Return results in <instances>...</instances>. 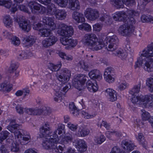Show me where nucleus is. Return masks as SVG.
I'll list each match as a JSON object with an SVG mask.
<instances>
[{
    "label": "nucleus",
    "mask_w": 153,
    "mask_h": 153,
    "mask_svg": "<svg viewBox=\"0 0 153 153\" xmlns=\"http://www.w3.org/2000/svg\"><path fill=\"white\" fill-rule=\"evenodd\" d=\"M57 33L64 37L60 39L62 44L64 45H69L73 46L76 44L73 40L70 38L74 33V30L71 27H68L64 23H60L58 26Z\"/></svg>",
    "instance_id": "f257e3e1"
},
{
    "label": "nucleus",
    "mask_w": 153,
    "mask_h": 153,
    "mask_svg": "<svg viewBox=\"0 0 153 153\" xmlns=\"http://www.w3.org/2000/svg\"><path fill=\"white\" fill-rule=\"evenodd\" d=\"M82 41L83 44L88 46L93 51H98L102 49L105 45L100 41H98L96 35L93 33H87L83 36Z\"/></svg>",
    "instance_id": "f03ea898"
},
{
    "label": "nucleus",
    "mask_w": 153,
    "mask_h": 153,
    "mask_svg": "<svg viewBox=\"0 0 153 153\" xmlns=\"http://www.w3.org/2000/svg\"><path fill=\"white\" fill-rule=\"evenodd\" d=\"M40 132L43 137L48 136L43 139L42 145L44 148L47 149H52L54 144L58 142L53 141L54 137H52V135L49 136L51 133V128L50 124L48 123H46L40 128Z\"/></svg>",
    "instance_id": "7ed1b4c3"
},
{
    "label": "nucleus",
    "mask_w": 153,
    "mask_h": 153,
    "mask_svg": "<svg viewBox=\"0 0 153 153\" xmlns=\"http://www.w3.org/2000/svg\"><path fill=\"white\" fill-rule=\"evenodd\" d=\"M17 113L22 114L25 111L26 113L30 115H38L41 114L42 113L47 114L50 113L49 108L43 107L40 109H34L33 108H24L19 105H17L16 107Z\"/></svg>",
    "instance_id": "20e7f679"
},
{
    "label": "nucleus",
    "mask_w": 153,
    "mask_h": 153,
    "mask_svg": "<svg viewBox=\"0 0 153 153\" xmlns=\"http://www.w3.org/2000/svg\"><path fill=\"white\" fill-rule=\"evenodd\" d=\"M141 66L144 70L148 72L153 71V60L149 59L145 57H139L135 62V68Z\"/></svg>",
    "instance_id": "39448f33"
},
{
    "label": "nucleus",
    "mask_w": 153,
    "mask_h": 153,
    "mask_svg": "<svg viewBox=\"0 0 153 153\" xmlns=\"http://www.w3.org/2000/svg\"><path fill=\"white\" fill-rule=\"evenodd\" d=\"M43 22L45 25H48L50 27V29L43 28L40 30V35L43 37H47L50 34V29L54 30L56 28L54 20L51 18L45 17L43 18Z\"/></svg>",
    "instance_id": "423d86ee"
},
{
    "label": "nucleus",
    "mask_w": 153,
    "mask_h": 153,
    "mask_svg": "<svg viewBox=\"0 0 153 153\" xmlns=\"http://www.w3.org/2000/svg\"><path fill=\"white\" fill-rule=\"evenodd\" d=\"M132 96L133 97L131 98V101L134 104L140 105L143 103L145 105L153 98L152 95H146L145 96L142 95L138 96H136L135 95Z\"/></svg>",
    "instance_id": "0eeeda50"
},
{
    "label": "nucleus",
    "mask_w": 153,
    "mask_h": 153,
    "mask_svg": "<svg viewBox=\"0 0 153 153\" xmlns=\"http://www.w3.org/2000/svg\"><path fill=\"white\" fill-rule=\"evenodd\" d=\"M88 78L87 76L82 74L77 75L74 79V85L76 88L79 91L82 90L84 85Z\"/></svg>",
    "instance_id": "6e6552de"
},
{
    "label": "nucleus",
    "mask_w": 153,
    "mask_h": 153,
    "mask_svg": "<svg viewBox=\"0 0 153 153\" xmlns=\"http://www.w3.org/2000/svg\"><path fill=\"white\" fill-rule=\"evenodd\" d=\"M14 21L18 23L19 27L25 32H29L31 28L30 22L27 20H25L21 17H14Z\"/></svg>",
    "instance_id": "1a4fd4ad"
},
{
    "label": "nucleus",
    "mask_w": 153,
    "mask_h": 153,
    "mask_svg": "<svg viewBox=\"0 0 153 153\" xmlns=\"http://www.w3.org/2000/svg\"><path fill=\"white\" fill-rule=\"evenodd\" d=\"M108 42H106V43L108 46L107 49L108 51H113L116 50L119 44V40L117 37L114 35L108 37Z\"/></svg>",
    "instance_id": "9d476101"
},
{
    "label": "nucleus",
    "mask_w": 153,
    "mask_h": 153,
    "mask_svg": "<svg viewBox=\"0 0 153 153\" xmlns=\"http://www.w3.org/2000/svg\"><path fill=\"white\" fill-rule=\"evenodd\" d=\"M71 76V72L67 69H62L60 73H57V76L62 84H65L69 81Z\"/></svg>",
    "instance_id": "9b49d317"
},
{
    "label": "nucleus",
    "mask_w": 153,
    "mask_h": 153,
    "mask_svg": "<svg viewBox=\"0 0 153 153\" xmlns=\"http://www.w3.org/2000/svg\"><path fill=\"white\" fill-rule=\"evenodd\" d=\"M134 27L131 28L129 25L124 24L122 25L119 28V33L123 36H128L134 31Z\"/></svg>",
    "instance_id": "f8f14e48"
},
{
    "label": "nucleus",
    "mask_w": 153,
    "mask_h": 153,
    "mask_svg": "<svg viewBox=\"0 0 153 153\" xmlns=\"http://www.w3.org/2000/svg\"><path fill=\"white\" fill-rule=\"evenodd\" d=\"M85 15L88 19L91 21L94 20L99 17L98 12L91 8H88L86 10Z\"/></svg>",
    "instance_id": "ddd939ff"
},
{
    "label": "nucleus",
    "mask_w": 153,
    "mask_h": 153,
    "mask_svg": "<svg viewBox=\"0 0 153 153\" xmlns=\"http://www.w3.org/2000/svg\"><path fill=\"white\" fill-rule=\"evenodd\" d=\"M128 15L124 11L116 12L113 16L115 21H119L126 22L127 20Z\"/></svg>",
    "instance_id": "4468645a"
},
{
    "label": "nucleus",
    "mask_w": 153,
    "mask_h": 153,
    "mask_svg": "<svg viewBox=\"0 0 153 153\" xmlns=\"http://www.w3.org/2000/svg\"><path fill=\"white\" fill-rule=\"evenodd\" d=\"M41 5L36 1H30L28 3V6L33 13H39Z\"/></svg>",
    "instance_id": "2eb2a0df"
},
{
    "label": "nucleus",
    "mask_w": 153,
    "mask_h": 153,
    "mask_svg": "<svg viewBox=\"0 0 153 153\" xmlns=\"http://www.w3.org/2000/svg\"><path fill=\"white\" fill-rule=\"evenodd\" d=\"M105 95L108 97L110 101L113 102L117 100V93L114 90L108 88L105 91Z\"/></svg>",
    "instance_id": "dca6fc26"
},
{
    "label": "nucleus",
    "mask_w": 153,
    "mask_h": 153,
    "mask_svg": "<svg viewBox=\"0 0 153 153\" xmlns=\"http://www.w3.org/2000/svg\"><path fill=\"white\" fill-rule=\"evenodd\" d=\"M65 128V126L63 124H59L58 125L57 129L53 132L52 137H54L53 141L54 142H58L59 141V138L57 135L56 133H58L59 134H60L62 133L63 131H64Z\"/></svg>",
    "instance_id": "f3484780"
},
{
    "label": "nucleus",
    "mask_w": 153,
    "mask_h": 153,
    "mask_svg": "<svg viewBox=\"0 0 153 153\" xmlns=\"http://www.w3.org/2000/svg\"><path fill=\"white\" fill-rule=\"evenodd\" d=\"M90 77L92 79L100 80L102 78V75L99 70L95 69L91 71L88 74Z\"/></svg>",
    "instance_id": "a211bd4d"
},
{
    "label": "nucleus",
    "mask_w": 153,
    "mask_h": 153,
    "mask_svg": "<svg viewBox=\"0 0 153 153\" xmlns=\"http://www.w3.org/2000/svg\"><path fill=\"white\" fill-rule=\"evenodd\" d=\"M72 17L78 23L84 22L85 21L83 15L76 11L74 12Z\"/></svg>",
    "instance_id": "6ab92c4d"
},
{
    "label": "nucleus",
    "mask_w": 153,
    "mask_h": 153,
    "mask_svg": "<svg viewBox=\"0 0 153 153\" xmlns=\"http://www.w3.org/2000/svg\"><path fill=\"white\" fill-rule=\"evenodd\" d=\"M121 145L122 147L127 152H130L134 149V145L126 140H123Z\"/></svg>",
    "instance_id": "aec40b11"
},
{
    "label": "nucleus",
    "mask_w": 153,
    "mask_h": 153,
    "mask_svg": "<svg viewBox=\"0 0 153 153\" xmlns=\"http://www.w3.org/2000/svg\"><path fill=\"white\" fill-rule=\"evenodd\" d=\"M76 146L80 152H83L87 150V146L85 141L82 140H79L76 143Z\"/></svg>",
    "instance_id": "412c9836"
},
{
    "label": "nucleus",
    "mask_w": 153,
    "mask_h": 153,
    "mask_svg": "<svg viewBox=\"0 0 153 153\" xmlns=\"http://www.w3.org/2000/svg\"><path fill=\"white\" fill-rule=\"evenodd\" d=\"M67 15V12L65 10L57 9L55 16L57 20H62L66 18Z\"/></svg>",
    "instance_id": "4be33fe9"
},
{
    "label": "nucleus",
    "mask_w": 153,
    "mask_h": 153,
    "mask_svg": "<svg viewBox=\"0 0 153 153\" xmlns=\"http://www.w3.org/2000/svg\"><path fill=\"white\" fill-rule=\"evenodd\" d=\"M69 7L73 10H79L80 9L79 2L77 0H69Z\"/></svg>",
    "instance_id": "5701e85b"
},
{
    "label": "nucleus",
    "mask_w": 153,
    "mask_h": 153,
    "mask_svg": "<svg viewBox=\"0 0 153 153\" xmlns=\"http://www.w3.org/2000/svg\"><path fill=\"white\" fill-rule=\"evenodd\" d=\"M87 88L88 90L91 92H95L97 91L98 88L97 84L95 85L92 81L88 80L86 83Z\"/></svg>",
    "instance_id": "b1692460"
},
{
    "label": "nucleus",
    "mask_w": 153,
    "mask_h": 153,
    "mask_svg": "<svg viewBox=\"0 0 153 153\" xmlns=\"http://www.w3.org/2000/svg\"><path fill=\"white\" fill-rule=\"evenodd\" d=\"M58 9H56L55 5L53 3H51L47 6V14L48 15H53L55 14Z\"/></svg>",
    "instance_id": "393cba45"
},
{
    "label": "nucleus",
    "mask_w": 153,
    "mask_h": 153,
    "mask_svg": "<svg viewBox=\"0 0 153 153\" xmlns=\"http://www.w3.org/2000/svg\"><path fill=\"white\" fill-rule=\"evenodd\" d=\"M12 85L7 84V83L0 84V91L3 92H9L12 89Z\"/></svg>",
    "instance_id": "a878e982"
},
{
    "label": "nucleus",
    "mask_w": 153,
    "mask_h": 153,
    "mask_svg": "<svg viewBox=\"0 0 153 153\" xmlns=\"http://www.w3.org/2000/svg\"><path fill=\"white\" fill-rule=\"evenodd\" d=\"M7 33V37L11 40V43L15 45H18L20 44L19 39L16 36H13V35L9 32H6Z\"/></svg>",
    "instance_id": "bb28decb"
},
{
    "label": "nucleus",
    "mask_w": 153,
    "mask_h": 153,
    "mask_svg": "<svg viewBox=\"0 0 153 153\" xmlns=\"http://www.w3.org/2000/svg\"><path fill=\"white\" fill-rule=\"evenodd\" d=\"M89 132V130L87 128L79 127L78 129L77 135L79 137H85L87 135Z\"/></svg>",
    "instance_id": "cd10ccee"
},
{
    "label": "nucleus",
    "mask_w": 153,
    "mask_h": 153,
    "mask_svg": "<svg viewBox=\"0 0 153 153\" xmlns=\"http://www.w3.org/2000/svg\"><path fill=\"white\" fill-rule=\"evenodd\" d=\"M36 39L32 36H26L24 39L26 45L31 46L35 42Z\"/></svg>",
    "instance_id": "c85d7f7f"
},
{
    "label": "nucleus",
    "mask_w": 153,
    "mask_h": 153,
    "mask_svg": "<svg viewBox=\"0 0 153 153\" xmlns=\"http://www.w3.org/2000/svg\"><path fill=\"white\" fill-rule=\"evenodd\" d=\"M145 57L147 58L153 56V50L150 49L148 48L147 49L143 50L139 57Z\"/></svg>",
    "instance_id": "c756f323"
},
{
    "label": "nucleus",
    "mask_w": 153,
    "mask_h": 153,
    "mask_svg": "<svg viewBox=\"0 0 153 153\" xmlns=\"http://www.w3.org/2000/svg\"><path fill=\"white\" fill-rule=\"evenodd\" d=\"M21 125L17 124H9L7 126V129L12 133H14L16 131L19 130L20 128Z\"/></svg>",
    "instance_id": "7c9ffc66"
},
{
    "label": "nucleus",
    "mask_w": 153,
    "mask_h": 153,
    "mask_svg": "<svg viewBox=\"0 0 153 153\" xmlns=\"http://www.w3.org/2000/svg\"><path fill=\"white\" fill-rule=\"evenodd\" d=\"M52 149L53 151L54 150L55 152L59 153H63V152H64L66 150L65 146L62 147L58 144H57V143L54 144Z\"/></svg>",
    "instance_id": "2f4dec72"
},
{
    "label": "nucleus",
    "mask_w": 153,
    "mask_h": 153,
    "mask_svg": "<svg viewBox=\"0 0 153 153\" xmlns=\"http://www.w3.org/2000/svg\"><path fill=\"white\" fill-rule=\"evenodd\" d=\"M3 22L5 25L8 27H11L13 25L12 20L9 15H6L4 16Z\"/></svg>",
    "instance_id": "473e14b6"
},
{
    "label": "nucleus",
    "mask_w": 153,
    "mask_h": 153,
    "mask_svg": "<svg viewBox=\"0 0 153 153\" xmlns=\"http://www.w3.org/2000/svg\"><path fill=\"white\" fill-rule=\"evenodd\" d=\"M78 65L81 68L85 71H88L89 68L93 66L92 65H90L89 63L88 64V63L85 62L83 60L79 61L78 63Z\"/></svg>",
    "instance_id": "72a5a7b5"
},
{
    "label": "nucleus",
    "mask_w": 153,
    "mask_h": 153,
    "mask_svg": "<svg viewBox=\"0 0 153 153\" xmlns=\"http://www.w3.org/2000/svg\"><path fill=\"white\" fill-rule=\"evenodd\" d=\"M100 20L104 22L107 25H110L112 23V19L109 16L104 15L100 18Z\"/></svg>",
    "instance_id": "f704fd0d"
},
{
    "label": "nucleus",
    "mask_w": 153,
    "mask_h": 153,
    "mask_svg": "<svg viewBox=\"0 0 153 153\" xmlns=\"http://www.w3.org/2000/svg\"><path fill=\"white\" fill-rule=\"evenodd\" d=\"M141 86V83L139 82L137 85H134L132 89L129 92L132 95H135L140 91Z\"/></svg>",
    "instance_id": "c9c22d12"
},
{
    "label": "nucleus",
    "mask_w": 153,
    "mask_h": 153,
    "mask_svg": "<svg viewBox=\"0 0 153 153\" xmlns=\"http://www.w3.org/2000/svg\"><path fill=\"white\" fill-rule=\"evenodd\" d=\"M137 139L139 141V143L141 144L143 147L146 148V142L144 139L143 134L141 133H139Z\"/></svg>",
    "instance_id": "e433bc0d"
},
{
    "label": "nucleus",
    "mask_w": 153,
    "mask_h": 153,
    "mask_svg": "<svg viewBox=\"0 0 153 153\" xmlns=\"http://www.w3.org/2000/svg\"><path fill=\"white\" fill-rule=\"evenodd\" d=\"M141 20L143 23L149 22L153 23V17L149 15H143L141 17Z\"/></svg>",
    "instance_id": "4c0bfd02"
},
{
    "label": "nucleus",
    "mask_w": 153,
    "mask_h": 153,
    "mask_svg": "<svg viewBox=\"0 0 153 153\" xmlns=\"http://www.w3.org/2000/svg\"><path fill=\"white\" fill-rule=\"evenodd\" d=\"M30 139V135L23 136L19 139L20 143L22 145H25L28 143Z\"/></svg>",
    "instance_id": "58836bf2"
},
{
    "label": "nucleus",
    "mask_w": 153,
    "mask_h": 153,
    "mask_svg": "<svg viewBox=\"0 0 153 153\" xmlns=\"http://www.w3.org/2000/svg\"><path fill=\"white\" fill-rule=\"evenodd\" d=\"M115 54H117L122 60L126 59L127 56V53L123 50L118 51L116 52V53H115Z\"/></svg>",
    "instance_id": "ea45409f"
},
{
    "label": "nucleus",
    "mask_w": 153,
    "mask_h": 153,
    "mask_svg": "<svg viewBox=\"0 0 153 153\" xmlns=\"http://www.w3.org/2000/svg\"><path fill=\"white\" fill-rule=\"evenodd\" d=\"M111 4L117 8H123L124 6L120 0H111Z\"/></svg>",
    "instance_id": "a19ab883"
},
{
    "label": "nucleus",
    "mask_w": 153,
    "mask_h": 153,
    "mask_svg": "<svg viewBox=\"0 0 153 153\" xmlns=\"http://www.w3.org/2000/svg\"><path fill=\"white\" fill-rule=\"evenodd\" d=\"M11 5L10 0H0V6H4L7 8H9Z\"/></svg>",
    "instance_id": "79ce46f5"
},
{
    "label": "nucleus",
    "mask_w": 153,
    "mask_h": 153,
    "mask_svg": "<svg viewBox=\"0 0 153 153\" xmlns=\"http://www.w3.org/2000/svg\"><path fill=\"white\" fill-rule=\"evenodd\" d=\"M78 27L80 30H82L89 31L91 30V26L88 24L84 23L79 25Z\"/></svg>",
    "instance_id": "37998d69"
},
{
    "label": "nucleus",
    "mask_w": 153,
    "mask_h": 153,
    "mask_svg": "<svg viewBox=\"0 0 153 153\" xmlns=\"http://www.w3.org/2000/svg\"><path fill=\"white\" fill-rule=\"evenodd\" d=\"M61 65L60 64L55 65L52 63H51L49 65L48 68L52 71H58L60 68Z\"/></svg>",
    "instance_id": "c03bdc74"
},
{
    "label": "nucleus",
    "mask_w": 153,
    "mask_h": 153,
    "mask_svg": "<svg viewBox=\"0 0 153 153\" xmlns=\"http://www.w3.org/2000/svg\"><path fill=\"white\" fill-rule=\"evenodd\" d=\"M9 134V133L7 131H2L0 133V143H1L2 141L5 140Z\"/></svg>",
    "instance_id": "a18cd8bd"
},
{
    "label": "nucleus",
    "mask_w": 153,
    "mask_h": 153,
    "mask_svg": "<svg viewBox=\"0 0 153 153\" xmlns=\"http://www.w3.org/2000/svg\"><path fill=\"white\" fill-rule=\"evenodd\" d=\"M57 53L62 59H66L68 60H71L72 59V57L71 56L69 57L66 55L65 53L61 51H58Z\"/></svg>",
    "instance_id": "49530a36"
},
{
    "label": "nucleus",
    "mask_w": 153,
    "mask_h": 153,
    "mask_svg": "<svg viewBox=\"0 0 153 153\" xmlns=\"http://www.w3.org/2000/svg\"><path fill=\"white\" fill-rule=\"evenodd\" d=\"M97 126L101 128L102 126H104L107 129H109L110 128V126L107 124L106 122L100 119L98 123Z\"/></svg>",
    "instance_id": "de8ad7c7"
},
{
    "label": "nucleus",
    "mask_w": 153,
    "mask_h": 153,
    "mask_svg": "<svg viewBox=\"0 0 153 153\" xmlns=\"http://www.w3.org/2000/svg\"><path fill=\"white\" fill-rule=\"evenodd\" d=\"M142 117L143 120L146 121L148 120L150 117L149 114L144 110H142Z\"/></svg>",
    "instance_id": "09e8293b"
},
{
    "label": "nucleus",
    "mask_w": 153,
    "mask_h": 153,
    "mask_svg": "<svg viewBox=\"0 0 153 153\" xmlns=\"http://www.w3.org/2000/svg\"><path fill=\"white\" fill-rule=\"evenodd\" d=\"M111 74H104L105 79L106 82L109 83L113 82L114 80V78L113 77Z\"/></svg>",
    "instance_id": "8fccbe9b"
},
{
    "label": "nucleus",
    "mask_w": 153,
    "mask_h": 153,
    "mask_svg": "<svg viewBox=\"0 0 153 153\" xmlns=\"http://www.w3.org/2000/svg\"><path fill=\"white\" fill-rule=\"evenodd\" d=\"M51 46L54 44L57 41V39L54 36H51L48 38L47 39Z\"/></svg>",
    "instance_id": "3c124183"
},
{
    "label": "nucleus",
    "mask_w": 153,
    "mask_h": 153,
    "mask_svg": "<svg viewBox=\"0 0 153 153\" xmlns=\"http://www.w3.org/2000/svg\"><path fill=\"white\" fill-rule=\"evenodd\" d=\"M123 3L129 7L133 5L135 3L134 0H122Z\"/></svg>",
    "instance_id": "603ef678"
},
{
    "label": "nucleus",
    "mask_w": 153,
    "mask_h": 153,
    "mask_svg": "<svg viewBox=\"0 0 153 153\" xmlns=\"http://www.w3.org/2000/svg\"><path fill=\"white\" fill-rule=\"evenodd\" d=\"M18 66L15 63L11 64L10 67L9 69V72L10 73H12L15 71L18 68Z\"/></svg>",
    "instance_id": "864d4df0"
},
{
    "label": "nucleus",
    "mask_w": 153,
    "mask_h": 153,
    "mask_svg": "<svg viewBox=\"0 0 153 153\" xmlns=\"http://www.w3.org/2000/svg\"><path fill=\"white\" fill-rule=\"evenodd\" d=\"M147 85L149 87V90L151 92H153V78L149 79L147 83Z\"/></svg>",
    "instance_id": "5fc2aeb1"
},
{
    "label": "nucleus",
    "mask_w": 153,
    "mask_h": 153,
    "mask_svg": "<svg viewBox=\"0 0 153 153\" xmlns=\"http://www.w3.org/2000/svg\"><path fill=\"white\" fill-rule=\"evenodd\" d=\"M72 136L71 135L66 136L62 138L61 141L64 144H66L69 141H71L72 140Z\"/></svg>",
    "instance_id": "6e6d98bb"
},
{
    "label": "nucleus",
    "mask_w": 153,
    "mask_h": 153,
    "mask_svg": "<svg viewBox=\"0 0 153 153\" xmlns=\"http://www.w3.org/2000/svg\"><path fill=\"white\" fill-rule=\"evenodd\" d=\"M11 151L15 152H17L19 151V148L18 145L15 143L12 144L11 148Z\"/></svg>",
    "instance_id": "4d7b16f0"
},
{
    "label": "nucleus",
    "mask_w": 153,
    "mask_h": 153,
    "mask_svg": "<svg viewBox=\"0 0 153 153\" xmlns=\"http://www.w3.org/2000/svg\"><path fill=\"white\" fill-rule=\"evenodd\" d=\"M56 3H57L59 6L62 7H65L68 4V0H61Z\"/></svg>",
    "instance_id": "13d9d810"
},
{
    "label": "nucleus",
    "mask_w": 153,
    "mask_h": 153,
    "mask_svg": "<svg viewBox=\"0 0 153 153\" xmlns=\"http://www.w3.org/2000/svg\"><path fill=\"white\" fill-rule=\"evenodd\" d=\"M18 8L20 10L29 13H30L28 9L25 5H18Z\"/></svg>",
    "instance_id": "bf43d9fd"
},
{
    "label": "nucleus",
    "mask_w": 153,
    "mask_h": 153,
    "mask_svg": "<svg viewBox=\"0 0 153 153\" xmlns=\"http://www.w3.org/2000/svg\"><path fill=\"white\" fill-rule=\"evenodd\" d=\"M114 71L113 68L111 67H108L105 70L104 74L112 75V74L114 73Z\"/></svg>",
    "instance_id": "052dcab7"
},
{
    "label": "nucleus",
    "mask_w": 153,
    "mask_h": 153,
    "mask_svg": "<svg viewBox=\"0 0 153 153\" xmlns=\"http://www.w3.org/2000/svg\"><path fill=\"white\" fill-rule=\"evenodd\" d=\"M128 16L129 17L133 16H136L138 14V13L133 10H128L126 13Z\"/></svg>",
    "instance_id": "680f3d73"
},
{
    "label": "nucleus",
    "mask_w": 153,
    "mask_h": 153,
    "mask_svg": "<svg viewBox=\"0 0 153 153\" xmlns=\"http://www.w3.org/2000/svg\"><path fill=\"white\" fill-rule=\"evenodd\" d=\"M0 152L1 153H9V151L7 145H2L0 147Z\"/></svg>",
    "instance_id": "e2e57ef3"
},
{
    "label": "nucleus",
    "mask_w": 153,
    "mask_h": 153,
    "mask_svg": "<svg viewBox=\"0 0 153 153\" xmlns=\"http://www.w3.org/2000/svg\"><path fill=\"white\" fill-rule=\"evenodd\" d=\"M80 114L84 116V117L86 119L92 118L94 116L93 115L88 114V113L84 111H81Z\"/></svg>",
    "instance_id": "0e129e2a"
},
{
    "label": "nucleus",
    "mask_w": 153,
    "mask_h": 153,
    "mask_svg": "<svg viewBox=\"0 0 153 153\" xmlns=\"http://www.w3.org/2000/svg\"><path fill=\"white\" fill-rule=\"evenodd\" d=\"M105 137L102 135L97 138L96 142L98 144H101L105 140Z\"/></svg>",
    "instance_id": "69168bd1"
},
{
    "label": "nucleus",
    "mask_w": 153,
    "mask_h": 153,
    "mask_svg": "<svg viewBox=\"0 0 153 153\" xmlns=\"http://www.w3.org/2000/svg\"><path fill=\"white\" fill-rule=\"evenodd\" d=\"M23 131V130L20 128L19 130L16 131L14 133L15 136H17L18 138H20V139L23 135L22 134Z\"/></svg>",
    "instance_id": "338daca9"
},
{
    "label": "nucleus",
    "mask_w": 153,
    "mask_h": 153,
    "mask_svg": "<svg viewBox=\"0 0 153 153\" xmlns=\"http://www.w3.org/2000/svg\"><path fill=\"white\" fill-rule=\"evenodd\" d=\"M68 126L69 128L72 131H75L77 128V125H74L70 123L68 124Z\"/></svg>",
    "instance_id": "774afa93"
}]
</instances>
